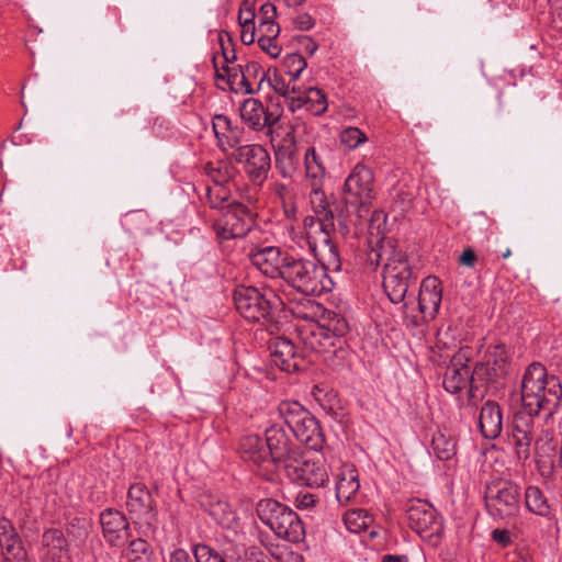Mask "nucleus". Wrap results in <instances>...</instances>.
I'll return each instance as SVG.
<instances>
[{"label": "nucleus", "instance_id": "e433bc0d", "mask_svg": "<svg viewBox=\"0 0 562 562\" xmlns=\"http://www.w3.org/2000/svg\"><path fill=\"white\" fill-rule=\"evenodd\" d=\"M222 555L225 558L226 562L227 559L243 562H268L269 560L267 553L257 546H250L248 548H227Z\"/></svg>", "mask_w": 562, "mask_h": 562}, {"label": "nucleus", "instance_id": "b1692460", "mask_svg": "<svg viewBox=\"0 0 562 562\" xmlns=\"http://www.w3.org/2000/svg\"><path fill=\"white\" fill-rule=\"evenodd\" d=\"M360 483L356 468L344 465L337 475L336 498L339 504L347 505L352 502L359 492Z\"/></svg>", "mask_w": 562, "mask_h": 562}, {"label": "nucleus", "instance_id": "37998d69", "mask_svg": "<svg viewBox=\"0 0 562 562\" xmlns=\"http://www.w3.org/2000/svg\"><path fill=\"white\" fill-rule=\"evenodd\" d=\"M295 81L291 80V78L289 81H285L281 75H274L272 79L268 80V83L277 93L285 98L291 108L294 95L300 92V86H296Z\"/></svg>", "mask_w": 562, "mask_h": 562}, {"label": "nucleus", "instance_id": "f257e3e1", "mask_svg": "<svg viewBox=\"0 0 562 562\" xmlns=\"http://www.w3.org/2000/svg\"><path fill=\"white\" fill-rule=\"evenodd\" d=\"M371 265H383V289L393 304L408 297L416 288L417 274L413 271L406 255L397 249L392 238H382L368 254Z\"/></svg>", "mask_w": 562, "mask_h": 562}, {"label": "nucleus", "instance_id": "a211bd4d", "mask_svg": "<svg viewBox=\"0 0 562 562\" xmlns=\"http://www.w3.org/2000/svg\"><path fill=\"white\" fill-rule=\"evenodd\" d=\"M535 422L528 414H515L510 427L509 443L513 446L518 460L530 457V447L533 441Z\"/></svg>", "mask_w": 562, "mask_h": 562}, {"label": "nucleus", "instance_id": "bb28decb", "mask_svg": "<svg viewBox=\"0 0 562 562\" xmlns=\"http://www.w3.org/2000/svg\"><path fill=\"white\" fill-rule=\"evenodd\" d=\"M271 355L274 357V363L284 371L297 369L295 361V347L286 338L277 337L269 344Z\"/></svg>", "mask_w": 562, "mask_h": 562}, {"label": "nucleus", "instance_id": "5701e85b", "mask_svg": "<svg viewBox=\"0 0 562 562\" xmlns=\"http://www.w3.org/2000/svg\"><path fill=\"white\" fill-rule=\"evenodd\" d=\"M479 429L485 439H496L503 429L501 407L493 401H487L480 411Z\"/></svg>", "mask_w": 562, "mask_h": 562}, {"label": "nucleus", "instance_id": "864d4df0", "mask_svg": "<svg viewBox=\"0 0 562 562\" xmlns=\"http://www.w3.org/2000/svg\"><path fill=\"white\" fill-rule=\"evenodd\" d=\"M315 308L316 304L313 301L305 300L303 303L292 304L290 306V312L297 318L313 322L316 314Z\"/></svg>", "mask_w": 562, "mask_h": 562}, {"label": "nucleus", "instance_id": "0e129e2a", "mask_svg": "<svg viewBox=\"0 0 562 562\" xmlns=\"http://www.w3.org/2000/svg\"><path fill=\"white\" fill-rule=\"evenodd\" d=\"M257 16L259 22H274L277 16V8L271 3H265L260 7Z\"/></svg>", "mask_w": 562, "mask_h": 562}, {"label": "nucleus", "instance_id": "f704fd0d", "mask_svg": "<svg viewBox=\"0 0 562 562\" xmlns=\"http://www.w3.org/2000/svg\"><path fill=\"white\" fill-rule=\"evenodd\" d=\"M546 389H520L519 395L522 403V411L516 414H528L533 418L540 409L544 408L547 400L544 395Z\"/></svg>", "mask_w": 562, "mask_h": 562}, {"label": "nucleus", "instance_id": "9d476101", "mask_svg": "<svg viewBox=\"0 0 562 562\" xmlns=\"http://www.w3.org/2000/svg\"><path fill=\"white\" fill-rule=\"evenodd\" d=\"M345 200L347 204L360 210L367 209L374 199V176L363 164H357L345 181Z\"/></svg>", "mask_w": 562, "mask_h": 562}, {"label": "nucleus", "instance_id": "72a5a7b5", "mask_svg": "<svg viewBox=\"0 0 562 562\" xmlns=\"http://www.w3.org/2000/svg\"><path fill=\"white\" fill-rule=\"evenodd\" d=\"M205 173L215 186H224L232 181L238 173L237 168L231 160L207 162L204 167Z\"/></svg>", "mask_w": 562, "mask_h": 562}, {"label": "nucleus", "instance_id": "c756f323", "mask_svg": "<svg viewBox=\"0 0 562 562\" xmlns=\"http://www.w3.org/2000/svg\"><path fill=\"white\" fill-rule=\"evenodd\" d=\"M525 506L528 512L546 519L553 517V508L544 493L536 485H529L525 490Z\"/></svg>", "mask_w": 562, "mask_h": 562}, {"label": "nucleus", "instance_id": "338daca9", "mask_svg": "<svg viewBox=\"0 0 562 562\" xmlns=\"http://www.w3.org/2000/svg\"><path fill=\"white\" fill-rule=\"evenodd\" d=\"M240 29H241L240 40H241L243 44L251 45L255 42L256 34H258L257 26L252 25V26H245V27H240Z\"/></svg>", "mask_w": 562, "mask_h": 562}, {"label": "nucleus", "instance_id": "6e6d98bb", "mask_svg": "<svg viewBox=\"0 0 562 562\" xmlns=\"http://www.w3.org/2000/svg\"><path fill=\"white\" fill-rule=\"evenodd\" d=\"M437 347L440 350L453 351L458 348V341L450 327L439 329L437 333Z\"/></svg>", "mask_w": 562, "mask_h": 562}, {"label": "nucleus", "instance_id": "79ce46f5", "mask_svg": "<svg viewBox=\"0 0 562 562\" xmlns=\"http://www.w3.org/2000/svg\"><path fill=\"white\" fill-rule=\"evenodd\" d=\"M344 521L350 532L359 533L371 526L373 517L363 509H352L344 515Z\"/></svg>", "mask_w": 562, "mask_h": 562}, {"label": "nucleus", "instance_id": "f3484780", "mask_svg": "<svg viewBox=\"0 0 562 562\" xmlns=\"http://www.w3.org/2000/svg\"><path fill=\"white\" fill-rule=\"evenodd\" d=\"M241 120L252 130L260 131L268 127V135L271 142L276 140L279 132L274 130V125L279 122L278 116H273L267 111L265 105L257 99L249 98L243 102L239 109Z\"/></svg>", "mask_w": 562, "mask_h": 562}, {"label": "nucleus", "instance_id": "8fccbe9b", "mask_svg": "<svg viewBox=\"0 0 562 562\" xmlns=\"http://www.w3.org/2000/svg\"><path fill=\"white\" fill-rule=\"evenodd\" d=\"M223 70L225 72L226 82L228 83L229 89L235 93H243V82H240L243 76V66L223 65Z\"/></svg>", "mask_w": 562, "mask_h": 562}, {"label": "nucleus", "instance_id": "0eeeda50", "mask_svg": "<svg viewBox=\"0 0 562 562\" xmlns=\"http://www.w3.org/2000/svg\"><path fill=\"white\" fill-rule=\"evenodd\" d=\"M234 302L236 310L245 319L260 322L271 317L277 299L271 290L239 286L234 292Z\"/></svg>", "mask_w": 562, "mask_h": 562}, {"label": "nucleus", "instance_id": "bf43d9fd", "mask_svg": "<svg viewBox=\"0 0 562 562\" xmlns=\"http://www.w3.org/2000/svg\"><path fill=\"white\" fill-rule=\"evenodd\" d=\"M258 38H277L280 34V26L274 22H259L257 25Z\"/></svg>", "mask_w": 562, "mask_h": 562}, {"label": "nucleus", "instance_id": "412c9836", "mask_svg": "<svg viewBox=\"0 0 562 562\" xmlns=\"http://www.w3.org/2000/svg\"><path fill=\"white\" fill-rule=\"evenodd\" d=\"M0 547L7 560L25 561L26 552L22 541L11 520L5 517L0 518Z\"/></svg>", "mask_w": 562, "mask_h": 562}, {"label": "nucleus", "instance_id": "2eb2a0df", "mask_svg": "<svg viewBox=\"0 0 562 562\" xmlns=\"http://www.w3.org/2000/svg\"><path fill=\"white\" fill-rule=\"evenodd\" d=\"M126 507L139 521L153 527L157 522V506L150 491L143 483H134L127 491Z\"/></svg>", "mask_w": 562, "mask_h": 562}, {"label": "nucleus", "instance_id": "cd10ccee", "mask_svg": "<svg viewBox=\"0 0 562 562\" xmlns=\"http://www.w3.org/2000/svg\"><path fill=\"white\" fill-rule=\"evenodd\" d=\"M169 562H226L225 558L209 544L199 543L193 547V558L183 550L177 549L170 554Z\"/></svg>", "mask_w": 562, "mask_h": 562}, {"label": "nucleus", "instance_id": "774afa93", "mask_svg": "<svg viewBox=\"0 0 562 562\" xmlns=\"http://www.w3.org/2000/svg\"><path fill=\"white\" fill-rule=\"evenodd\" d=\"M476 261V255L471 248L463 250L459 258V262L465 267H473Z\"/></svg>", "mask_w": 562, "mask_h": 562}, {"label": "nucleus", "instance_id": "c03bdc74", "mask_svg": "<svg viewBox=\"0 0 562 562\" xmlns=\"http://www.w3.org/2000/svg\"><path fill=\"white\" fill-rule=\"evenodd\" d=\"M419 315H424L423 312H420L418 304H415V296L408 295L407 300L405 299L404 302H402V317L403 323L408 329H419L426 326L430 321L429 319H423L420 323L413 324L412 316L419 317Z\"/></svg>", "mask_w": 562, "mask_h": 562}, {"label": "nucleus", "instance_id": "6ab92c4d", "mask_svg": "<svg viewBox=\"0 0 562 562\" xmlns=\"http://www.w3.org/2000/svg\"><path fill=\"white\" fill-rule=\"evenodd\" d=\"M103 537L113 547L123 546L130 538V525L123 513L108 508L100 515Z\"/></svg>", "mask_w": 562, "mask_h": 562}, {"label": "nucleus", "instance_id": "13d9d810", "mask_svg": "<svg viewBox=\"0 0 562 562\" xmlns=\"http://www.w3.org/2000/svg\"><path fill=\"white\" fill-rule=\"evenodd\" d=\"M494 366L498 367L501 373H506V363L508 360V352L504 345H496L490 351Z\"/></svg>", "mask_w": 562, "mask_h": 562}, {"label": "nucleus", "instance_id": "09e8293b", "mask_svg": "<svg viewBox=\"0 0 562 562\" xmlns=\"http://www.w3.org/2000/svg\"><path fill=\"white\" fill-rule=\"evenodd\" d=\"M366 134L360 131L358 127H347L340 133V142L348 149H355L360 144L367 142Z\"/></svg>", "mask_w": 562, "mask_h": 562}, {"label": "nucleus", "instance_id": "a19ab883", "mask_svg": "<svg viewBox=\"0 0 562 562\" xmlns=\"http://www.w3.org/2000/svg\"><path fill=\"white\" fill-rule=\"evenodd\" d=\"M128 562H156L151 546L144 539L132 540L125 552Z\"/></svg>", "mask_w": 562, "mask_h": 562}, {"label": "nucleus", "instance_id": "7c9ffc66", "mask_svg": "<svg viewBox=\"0 0 562 562\" xmlns=\"http://www.w3.org/2000/svg\"><path fill=\"white\" fill-rule=\"evenodd\" d=\"M306 183L324 184L326 168L324 160L315 147L311 146L304 154Z\"/></svg>", "mask_w": 562, "mask_h": 562}, {"label": "nucleus", "instance_id": "dca6fc26", "mask_svg": "<svg viewBox=\"0 0 562 562\" xmlns=\"http://www.w3.org/2000/svg\"><path fill=\"white\" fill-rule=\"evenodd\" d=\"M442 301V286L441 282L437 277L429 276L425 278L419 286L417 304L419 306L420 312L424 315L412 316L413 324H418L423 319H435L436 315L439 312L440 304Z\"/></svg>", "mask_w": 562, "mask_h": 562}, {"label": "nucleus", "instance_id": "c85d7f7f", "mask_svg": "<svg viewBox=\"0 0 562 562\" xmlns=\"http://www.w3.org/2000/svg\"><path fill=\"white\" fill-rule=\"evenodd\" d=\"M67 540L58 529L46 530L42 536L43 554L53 562H61L67 557Z\"/></svg>", "mask_w": 562, "mask_h": 562}, {"label": "nucleus", "instance_id": "7ed1b4c3", "mask_svg": "<svg viewBox=\"0 0 562 562\" xmlns=\"http://www.w3.org/2000/svg\"><path fill=\"white\" fill-rule=\"evenodd\" d=\"M315 256H321L326 263L314 260L289 257L283 263L282 279L294 290L304 295H321L331 290L333 281L327 276V269H334L327 261L328 251L319 246ZM340 267L337 269L339 270Z\"/></svg>", "mask_w": 562, "mask_h": 562}, {"label": "nucleus", "instance_id": "ea45409f", "mask_svg": "<svg viewBox=\"0 0 562 562\" xmlns=\"http://www.w3.org/2000/svg\"><path fill=\"white\" fill-rule=\"evenodd\" d=\"M209 513L218 525L226 529H234L238 525L235 512L224 501L212 503Z\"/></svg>", "mask_w": 562, "mask_h": 562}, {"label": "nucleus", "instance_id": "c9c22d12", "mask_svg": "<svg viewBox=\"0 0 562 562\" xmlns=\"http://www.w3.org/2000/svg\"><path fill=\"white\" fill-rule=\"evenodd\" d=\"M266 79L262 67L257 61H248L243 66V93L252 94L260 90Z\"/></svg>", "mask_w": 562, "mask_h": 562}, {"label": "nucleus", "instance_id": "5fc2aeb1", "mask_svg": "<svg viewBox=\"0 0 562 562\" xmlns=\"http://www.w3.org/2000/svg\"><path fill=\"white\" fill-rule=\"evenodd\" d=\"M206 196L211 207L221 210H224L226 207L225 202L227 201L228 196L223 186L207 188Z\"/></svg>", "mask_w": 562, "mask_h": 562}, {"label": "nucleus", "instance_id": "4468645a", "mask_svg": "<svg viewBox=\"0 0 562 562\" xmlns=\"http://www.w3.org/2000/svg\"><path fill=\"white\" fill-rule=\"evenodd\" d=\"M266 445L268 463H273L278 469L288 471L290 463L301 452V448L294 445L286 432L279 427H271L266 431Z\"/></svg>", "mask_w": 562, "mask_h": 562}, {"label": "nucleus", "instance_id": "ddd939ff", "mask_svg": "<svg viewBox=\"0 0 562 562\" xmlns=\"http://www.w3.org/2000/svg\"><path fill=\"white\" fill-rule=\"evenodd\" d=\"M519 487L505 481L490 486L486 491V506L493 516L510 517L519 510Z\"/></svg>", "mask_w": 562, "mask_h": 562}, {"label": "nucleus", "instance_id": "a878e982", "mask_svg": "<svg viewBox=\"0 0 562 562\" xmlns=\"http://www.w3.org/2000/svg\"><path fill=\"white\" fill-rule=\"evenodd\" d=\"M239 453L241 458L258 467L268 463V451L266 440L258 435H247L240 439Z\"/></svg>", "mask_w": 562, "mask_h": 562}, {"label": "nucleus", "instance_id": "3c124183", "mask_svg": "<svg viewBox=\"0 0 562 562\" xmlns=\"http://www.w3.org/2000/svg\"><path fill=\"white\" fill-rule=\"evenodd\" d=\"M147 223L148 216L140 211L131 212L123 220V226L130 233L146 229Z\"/></svg>", "mask_w": 562, "mask_h": 562}, {"label": "nucleus", "instance_id": "aec40b11", "mask_svg": "<svg viewBox=\"0 0 562 562\" xmlns=\"http://www.w3.org/2000/svg\"><path fill=\"white\" fill-rule=\"evenodd\" d=\"M288 258L281 256L279 248L271 246L252 250L249 254L251 265L263 276L272 279H282L283 263Z\"/></svg>", "mask_w": 562, "mask_h": 562}, {"label": "nucleus", "instance_id": "6e6552de", "mask_svg": "<svg viewBox=\"0 0 562 562\" xmlns=\"http://www.w3.org/2000/svg\"><path fill=\"white\" fill-rule=\"evenodd\" d=\"M411 528L431 546L439 544L443 526L437 510L426 501L412 499L406 506Z\"/></svg>", "mask_w": 562, "mask_h": 562}, {"label": "nucleus", "instance_id": "f8f14e48", "mask_svg": "<svg viewBox=\"0 0 562 562\" xmlns=\"http://www.w3.org/2000/svg\"><path fill=\"white\" fill-rule=\"evenodd\" d=\"M232 158L243 166L251 181L261 183L267 179L271 159L263 146L259 144L239 146L232 154Z\"/></svg>", "mask_w": 562, "mask_h": 562}, {"label": "nucleus", "instance_id": "423d86ee", "mask_svg": "<svg viewBox=\"0 0 562 562\" xmlns=\"http://www.w3.org/2000/svg\"><path fill=\"white\" fill-rule=\"evenodd\" d=\"M280 413L293 435L307 448L318 451L325 443V437L317 419L299 403H282Z\"/></svg>", "mask_w": 562, "mask_h": 562}, {"label": "nucleus", "instance_id": "49530a36", "mask_svg": "<svg viewBox=\"0 0 562 562\" xmlns=\"http://www.w3.org/2000/svg\"><path fill=\"white\" fill-rule=\"evenodd\" d=\"M306 66L307 63L305 58L300 54H289L283 60L285 75L289 76L291 80H297Z\"/></svg>", "mask_w": 562, "mask_h": 562}, {"label": "nucleus", "instance_id": "e2e57ef3", "mask_svg": "<svg viewBox=\"0 0 562 562\" xmlns=\"http://www.w3.org/2000/svg\"><path fill=\"white\" fill-rule=\"evenodd\" d=\"M317 502V496L312 493H299L295 497V506L300 509L313 508Z\"/></svg>", "mask_w": 562, "mask_h": 562}, {"label": "nucleus", "instance_id": "680f3d73", "mask_svg": "<svg viewBox=\"0 0 562 562\" xmlns=\"http://www.w3.org/2000/svg\"><path fill=\"white\" fill-rule=\"evenodd\" d=\"M277 38H258L259 47L272 58L281 54V47L276 42Z\"/></svg>", "mask_w": 562, "mask_h": 562}, {"label": "nucleus", "instance_id": "4d7b16f0", "mask_svg": "<svg viewBox=\"0 0 562 562\" xmlns=\"http://www.w3.org/2000/svg\"><path fill=\"white\" fill-rule=\"evenodd\" d=\"M218 42L221 45L224 65H229L236 60V52L233 46L232 38L228 33L220 34Z\"/></svg>", "mask_w": 562, "mask_h": 562}, {"label": "nucleus", "instance_id": "4c0bfd02", "mask_svg": "<svg viewBox=\"0 0 562 562\" xmlns=\"http://www.w3.org/2000/svg\"><path fill=\"white\" fill-rule=\"evenodd\" d=\"M294 133L295 128L292 125L288 126L282 139L277 145L276 157L279 164L283 159H288L291 166L296 161L297 149Z\"/></svg>", "mask_w": 562, "mask_h": 562}, {"label": "nucleus", "instance_id": "052dcab7", "mask_svg": "<svg viewBox=\"0 0 562 562\" xmlns=\"http://www.w3.org/2000/svg\"><path fill=\"white\" fill-rule=\"evenodd\" d=\"M212 125L216 139L225 135V133L233 126L231 120L224 114L215 115L213 117Z\"/></svg>", "mask_w": 562, "mask_h": 562}, {"label": "nucleus", "instance_id": "69168bd1", "mask_svg": "<svg viewBox=\"0 0 562 562\" xmlns=\"http://www.w3.org/2000/svg\"><path fill=\"white\" fill-rule=\"evenodd\" d=\"M295 29L308 31L315 25V20L308 13H300L293 19Z\"/></svg>", "mask_w": 562, "mask_h": 562}, {"label": "nucleus", "instance_id": "603ef678", "mask_svg": "<svg viewBox=\"0 0 562 562\" xmlns=\"http://www.w3.org/2000/svg\"><path fill=\"white\" fill-rule=\"evenodd\" d=\"M256 0H244L238 11V24L240 27L255 25V2Z\"/></svg>", "mask_w": 562, "mask_h": 562}, {"label": "nucleus", "instance_id": "9b49d317", "mask_svg": "<svg viewBox=\"0 0 562 562\" xmlns=\"http://www.w3.org/2000/svg\"><path fill=\"white\" fill-rule=\"evenodd\" d=\"M214 222V229L221 240L245 237L251 228L249 210L241 203H229Z\"/></svg>", "mask_w": 562, "mask_h": 562}, {"label": "nucleus", "instance_id": "39448f33", "mask_svg": "<svg viewBox=\"0 0 562 562\" xmlns=\"http://www.w3.org/2000/svg\"><path fill=\"white\" fill-rule=\"evenodd\" d=\"M301 341L306 351L318 356L327 366L336 368L346 358L342 339L324 325L310 322L299 329Z\"/></svg>", "mask_w": 562, "mask_h": 562}, {"label": "nucleus", "instance_id": "2f4dec72", "mask_svg": "<svg viewBox=\"0 0 562 562\" xmlns=\"http://www.w3.org/2000/svg\"><path fill=\"white\" fill-rule=\"evenodd\" d=\"M431 449L439 460L448 461L457 453V442L447 429H438L432 436Z\"/></svg>", "mask_w": 562, "mask_h": 562}, {"label": "nucleus", "instance_id": "473e14b6", "mask_svg": "<svg viewBox=\"0 0 562 562\" xmlns=\"http://www.w3.org/2000/svg\"><path fill=\"white\" fill-rule=\"evenodd\" d=\"M536 384L552 386H562L561 381L555 375H549L546 367L540 362L530 363L522 376L521 386H532Z\"/></svg>", "mask_w": 562, "mask_h": 562}, {"label": "nucleus", "instance_id": "393cba45", "mask_svg": "<svg viewBox=\"0 0 562 562\" xmlns=\"http://www.w3.org/2000/svg\"><path fill=\"white\" fill-rule=\"evenodd\" d=\"M327 100L325 93L314 87L302 88L300 92L294 95L292 101V111L304 109L313 115H321L327 110Z\"/></svg>", "mask_w": 562, "mask_h": 562}, {"label": "nucleus", "instance_id": "1a4fd4ad", "mask_svg": "<svg viewBox=\"0 0 562 562\" xmlns=\"http://www.w3.org/2000/svg\"><path fill=\"white\" fill-rule=\"evenodd\" d=\"M285 473L292 481L311 487L324 486L329 481L324 458L317 453L302 450L295 458V462L290 463Z\"/></svg>", "mask_w": 562, "mask_h": 562}, {"label": "nucleus", "instance_id": "a18cd8bd", "mask_svg": "<svg viewBox=\"0 0 562 562\" xmlns=\"http://www.w3.org/2000/svg\"><path fill=\"white\" fill-rule=\"evenodd\" d=\"M505 373H501L498 367H490L488 364L479 363L472 371L471 382L480 381L490 383H498V378L504 375Z\"/></svg>", "mask_w": 562, "mask_h": 562}, {"label": "nucleus", "instance_id": "4be33fe9", "mask_svg": "<svg viewBox=\"0 0 562 562\" xmlns=\"http://www.w3.org/2000/svg\"><path fill=\"white\" fill-rule=\"evenodd\" d=\"M471 349L469 347L459 348V350L451 356V366L447 369L445 374L443 384L447 381L452 383V386H465V384H472L471 375L472 371L465 362L470 360Z\"/></svg>", "mask_w": 562, "mask_h": 562}, {"label": "nucleus", "instance_id": "58836bf2", "mask_svg": "<svg viewBox=\"0 0 562 562\" xmlns=\"http://www.w3.org/2000/svg\"><path fill=\"white\" fill-rule=\"evenodd\" d=\"M312 395L327 414L337 415L342 409L336 389H312Z\"/></svg>", "mask_w": 562, "mask_h": 562}, {"label": "nucleus", "instance_id": "20e7f679", "mask_svg": "<svg viewBox=\"0 0 562 562\" xmlns=\"http://www.w3.org/2000/svg\"><path fill=\"white\" fill-rule=\"evenodd\" d=\"M257 514L279 538L292 543L304 540V525L299 515L288 506L272 498H266L257 504Z\"/></svg>", "mask_w": 562, "mask_h": 562}, {"label": "nucleus", "instance_id": "de8ad7c7", "mask_svg": "<svg viewBox=\"0 0 562 562\" xmlns=\"http://www.w3.org/2000/svg\"><path fill=\"white\" fill-rule=\"evenodd\" d=\"M243 130L238 126H232L228 132L225 133L222 137L217 139L218 146L223 151H226L229 148H235L237 150V147L243 146Z\"/></svg>", "mask_w": 562, "mask_h": 562}, {"label": "nucleus", "instance_id": "f03ea898", "mask_svg": "<svg viewBox=\"0 0 562 562\" xmlns=\"http://www.w3.org/2000/svg\"><path fill=\"white\" fill-rule=\"evenodd\" d=\"M311 189L310 204L315 213L314 216H306L303 221L306 241L310 250L316 254L319 246L328 251L327 261L335 269L340 266V259L336 247L330 239V233L335 229V215L329 198L323 191V184L306 183Z\"/></svg>", "mask_w": 562, "mask_h": 562}]
</instances>
